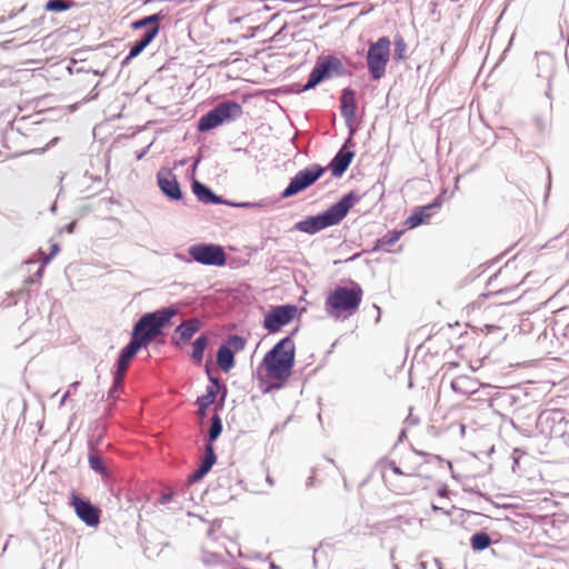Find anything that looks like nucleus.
<instances>
[{"instance_id": "23", "label": "nucleus", "mask_w": 569, "mask_h": 569, "mask_svg": "<svg viewBox=\"0 0 569 569\" xmlns=\"http://www.w3.org/2000/svg\"><path fill=\"white\" fill-rule=\"evenodd\" d=\"M211 381L213 382V385L209 386L207 388V392L197 399V403L199 407H201V409H207L216 400L219 385L217 379H211Z\"/></svg>"}, {"instance_id": "39", "label": "nucleus", "mask_w": 569, "mask_h": 569, "mask_svg": "<svg viewBox=\"0 0 569 569\" xmlns=\"http://www.w3.org/2000/svg\"><path fill=\"white\" fill-rule=\"evenodd\" d=\"M143 157V153L138 154V159H141Z\"/></svg>"}, {"instance_id": "30", "label": "nucleus", "mask_w": 569, "mask_h": 569, "mask_svg": "<svg viewBox=\"0 0 569 569\" xmlns=\"http://www.w3.org/2000/svg\"><path fill=\"white\" fill-rule=\"evenodd\" d=\"M71 6H72L71 2H67V1H63V0H49L46 3L44 8H46L47 11L60 12V11H64V10L70 9Z\"/></svg>"}, {"instance_id": "20", "label": "nucleus", "mask_w": 569, "mask_h": 569, "mask_svg": "<svg viewBox=\"0 0 569 569\" xmlns=\"http://www.w3.org/2000/svg\"><path fill=\"white\" fill-rule=\"evenodd\" d=\"M200 329V321L196 318L183 321L176 329V335L180 337L181 340L188 341L192 338V336Z\"/></svg>"}, {"instance_id": "5", "label": "nucleus", "mask_w": 569, "mask_h": 569, "mask_svg": "<svg viewBox=\"0 0 569 569\" xmlns=\"http://www.w3.org/2000/svg\"><path fill=\"white\" fill-rule=\"evenodd\" d=\"M361 287L353 283L350 288L337 287L326 298V310L330 316H351L356 313L362 301Z\"/></svg>"}, {"instance_id": "32", "label": "nucleus", "mask_w": 569, "mask_h": 569, "mask_svg": "<svg viewBox=\"0 0 569 569\" xmlns=\"http://www.w3.org/2000/svg\"><path fill=\"white\" fill-rule=\"evenodd\" d=\"M146 46L142 43L141 40H138L130 49V52H129V56H128V59H132L137 56H139L143 50H144Z\"/></svg>"}, {"instance_id": "31", "label": "nucleus", "mask_w": 569, "mask_h": 569, "mask_svg": "<svg viewBox=\"0 0 569 569\" xmlns=\"http://www.w3.org/2000/svg\"><path fill=\"white\" fill-rule=\"evenodd\" d=\"M395 53L397 56L398 59H402L403 58V53L407 49V44L405 42V40L402 39V37H398L396 40H395Z\"/></svg>"}, {"instance_id": "15", "label": "nucleus", "mask_w": 569, "mask_h": 569, "mask_svg": "<svg viewBox=\"0 0 569 569\" xmlns=\"http://www.w3.org/2000/svg\"><path fill=\"white\" fill-rule=\"evenodd\" d=\"M161 18L162 17L159 13H156V14H151V16L144 17L143 19H140V20L134 21L132 23V28L133 29H141V28H144L147 26L152 24V28L149 29L143 34V37L140 39L146 47L149 46L151 43V41L158 34L159 29H160L159 28V21L161 20Z\"/></svg>"}, {"instance_id": "33", "label": "nucleus", "mask_w": 569, "mask_h": 569, "mask_svg": "<svg viewBox=\"0 0 569 569\" xmlns=\"http://www.w3.org/2000/svg\"><path fill=\"white\" fill-rule=\"evenodd\" d=\"M468 381H471L468 377H465V376L458 377L451 383L452 389L456 391H460L462 389L461 388L462 385Z\"/></svg>"}, {"instance_id": "8", "label": "nucleus", "mask_w": 569, "mask_h": 569, "mask_svg": "<svg viewBox=\"0 0 569 569\" xmlns=\"http://www.w3.org/2000/svg\"><path fill=\"white\" fill-rule=\"evenodd\" d=\"M325 172V169L320 166H312L299 171L289 182L288 187L283 190L281 197H292L311 184H313Z\"/></svg>"}, {"instance_id": "12", "label": "nucleus", "mask_w": 569, "mask_h": 569, "mask_svg": "<svg viewBox=\"0 0 569 569\" xmlns=\"http://www.w3.org/2000/svg\"><path fill=\"white\" fill-rule=\"evenodd\" d=\"M140 349L141 348L136 342L130 340V342L121 350L117 362L113 390H118L122 387L123 378L128 370L129 363Z\"/></svg>"}, {"instance_id": "11", "label": "nucleus", "mask_w": 569, "mask_h": 569, "mask_svg": "<svg viewBox=\"0 0 569 569\" xmlns=\"http://www.w3.org/2000/svg\"><path fill=\"white\" fill-rule=\"evenodd\" d=\"M70 506L73 508L78 518L87 526L97 527L100 523L101 510L76 492H72L70 496Z\"/></svg>"}, {"instance_id": "2", "label": "nucleus", "mask_w": 569, "mask_h": 569, "mask_svg": "<svg viewBox=\"0 0 569 569\" xmlns=\"http://www.w3.org/2000/svg\"><path fill=\"white\" fill-rule=\"evenodd\" d=\"M295 358V343L290 337H286L264 355L259 371L264 372V377L272 387L280 388L291 376Z\"/></svg>"}, {"instance_id": "17", "label": "nucleus", "mask_w": 569, "mask_h": 569, "mask_svg": "<svg viewBox=\"0 0 569 569\" xmlns=\"http://www.w3.org/2000/svg\"><path fill=\"white\" fill-rule=\"evenodd\" d=\"M355 153L346 148L339 150L330 163L331 172L335 177H340L349 167Z\"/></svg>"}, {"instance_id": "36", "label": "nucleus", "mask_w": 569, "mask_h": 569, "mask_svg": "<svg viewBox=\"0 0 569 569\" xmlns=\"http://www.w3.org/2000/svg\"><path fill=\"white\" fill-rule=\"evenodd\" d=\"M69 396H70V391H67L63 397H62V402L66 401V399H69Z\"/></svg>"}, {"instance_id": "19", "label": "nucleus", "mask_w": 569, "mask_h": 569, "mask_svg": "<svg viewBox=\"0 0 569 569\" xmlns=\"http://www.w3.org/2000/svg\"><path fill=\"white\" fill-rule=\"evenodd\" d=\"M433 207H439V203L435 202L416 209L405 221L406 227L413 229L427 221L430 218V213L428 211Z\"/></svg>"}, {"instance_id": "26", "label": "nucleus", "mask_w": 569, "mask_h": 569, "mask_svg": "<svg viewBox=\"0 0 569 569\" xmlns=\"http://www.w3.org/2000/svg\"><path fill=\"white\" fill-rule=\"evenodd\" d=\"M470 545L475 551H481L491 545V538L486 532H482V531L476 532L470 538Z\"/></svg>"}, {"instance_id": "9", "label": "nucleus", "mask_w": 569, "mask_h": 569, "mask_svg": "<svg viewBox=\"0 0 569 569\" xmlns=\"http://www.w3.org/2000/svg\"><path fill=\"white\" fill-rule=\"evenodd\" d=\"M298 308L293 305H283L271 308L264 316L263 328L270 333L278 332L282 327L290 323L297 316Z\"/></svg>"}, {"instance_id": "27", "label": "nucleus", "mask_w": 569, "mask_h": 569, "mask_svg": "<svg viewBox=\"0 0 569 569\" xmlns=\"http://www.w3.org/2000/svg\"><path fill=\"white\" fill-rule=\"evenodd\" d=\"M246 339L240 337V336H230L228 339H227V342H226V347L230 349V351H232L233 353L236 352H239L241 350L244 349L246 347Z\"/></svg>"}, {"instance_id": "38", "label": "nucleus", "mask_w": 569, "mask_h": 569, "mask_svg": "<svg viewBox=\"0 0 569 569\" xmlns=\"http://www.w3.org/2000/svg\"><path fill=\"white\" fill-rule=\"evenodd\" d=\"M42 271H43V264L39 268L38 274L40 276L42 273Z\"/></svg>"}, {"instance_id": "14", "label": "nucleus", "mask_w": 569, "mask_h": 569, "mask_svg": "<svg viewBox=\"0 0 569 569\" xmlns=\"http://www.w3.org/2000/svg\"><path fill=\"white\" fill-rule=\"evenodd\" d=\"M333 64H339L336 59H326L323 61L317 62L313 67L307 83L303 86V90H309L315 88L323 78L329 74V70Z\"/></svg>"}, {"instance_id": "13", "label": "nucleus", "mask_w": 569, "mask_h": 569, "mask_svg": "<svg viewBox=\"0 0 569 569\" xmlns=\"http://www.w3.org/2000/svg\"><path fill=\"white\" fill-rule=\"evenodd\" d=\"M158 184L161 191L171 199L178 200L182 193L180 186L171 171H160L157 176Z\"/></svg>"}, {"instance_id": "3", "label": "nucleus", "mask_w": 569, "mask_h": 569, "mask_svg": "<svg viewBox=\"0 0 569 569\" xmlns=\"http://www.w3.org/2000/svg\"><path fill=\"white\" fill-rule=\"evenodd\" d=\"M177 313L176 307H169L143 315L133 327L131 340L140 348H147Z\"/></svg>"}, {"instance_id": "24", "label": "nucleus", "mask_w": 569, "mask_h": 569, "mask_svg": "<svg viewBox=\"0 0 569 569\" xmlns=\"http://www.w3.org/2000/svg\"><path fill=\"white\" fill-rule=\"evenodd\" d=\"M208 346V338L204 335L198 337L192 343V352L191 358L197 363L200 365L203 359V352Z\"/></svg>"}, {"instance_id": "28", "label": "nucleus", "mask_w": 569, "mask_h": 569, "mask_svg": "<svg viewBox=\"0 0 569 569\" xmlns=\"http://www.w3.org/2000/svg\"><path fill=\"white\" fill-rule=\"evenodd\" d=\"M89 465H90L91 469H93L96 472H98L100 475L107 473V469H106L102 458L94 452H91L89 455Z\"/></svg>"}, {"instance_id": "37", "label": "nucleus", "mask_w": 569, "mask_h": 569, "mask_svg": "<svg viewBox=\"0 0 569 569\" xmlns=\"http://www.w3.org/2000/svg\"><path fill=\"white\" fill-rule=\"evenodd\" d=\"M199 415L203 417L206 415V409H201V407H199Z\"/></svg>"}, {"instance_id": "18", "label": "nucleus", "mask_w": 569, "mask_h": 569, "mask_svg": "<svg viewBox=\"0 0 569 569\" xmlns=\"http://www.w3.org/2000/svg\"><path fill=\"white\" fill-rule=\"evenodd\" d=\"M216 462V453L213 450V446L208 443L206 446V455L201 461L200 467L190 476L191 481L200 480L213 466Z\"/></svg>"}, {"instance_id": "22", "label": "nucleus", "mask_w": 569, "mask_h": 569, "mask_svg": "<svg viewBox=\"0 0 569 569\" xmlns=\"http://www.w3.org/2000/svg\"><path fill=\"white\" fill-rule=\"evenodd\" d=\"M192 190L198 199L204 203H218L220 202L219 198L204 184L199 181H194L192 184Z\"/></svg>"}, {"instance_id": "35", "label": "nucleus", "mask_w": 569, "mask_h": 569, "mask_svg": "<svg viewBox=\"0 0 569 569\" xmlns=\"http://www.w3.org/2000/svg\"><path fill=\"white\" fill-rule=\"evenodd\" d=\"M171 498H172V495H171V493L163 495V496L161 497V499H160V502H161V503H167V502H169V501L171 500Z\"/></svg>"}, {"instance_id": "16", "label": "nucleus", "mask_w": 569, "mask_h": 569, "mask_svg": "<svg viewBox=\"0 0 569 569\" xmlns=\"http://www.w3.org/2000/svg\"><path fill=\"white\" fill-rule=\"evenodd\" d=\"M341 116L347 122H352L356 117V96L351 89H343L340 97Z\"/></svg>"}, {"instance_id": "1", "label": "nucleus", "mask_w": 569, "mask_h": 569, "mask_svg": "<svg viewBox=\"0 0 569 569\" xmlns=\"http://www.w3.org/2000/svg\"><path fill=\"white\" fill-rule=\"evenodd\" d=\"M381 473L386 485L397 495H409L416 489L415 479H430L427 457L407 449L397 458L381 463Z\"/></svg>"}, {"instance_id": "21", "label": "nucleus", "mask_w": 569, "mask_h": 569, "mask_svg": "<svg viewBox=\"0 0 569 569\" xmlns=\"http://www.w3.org/2000/svg\"><path fill=\"white\" fill-rule=\"evenodd\" d=\"M217 363L222 371L228 372L234 366V353L226 346H221L217 352Z\"/></svg>"}, {"instance_id": "25", "label": "nucleus", "mask_w": 569, "mask_h": 569, "mask_svg": "<svg viewBox=\"0 0 569 569\" xmlns=\"http://www.w3.org/2000/svg\"><path fill=\"white\" fill-rule=\"evenodd\" d=\"M403 234L402 230L399 231H390L380 238L376 243V249H381L388 251Z\"/></svg>"}, {"instance_id": "7", "label": "nucleus", "mask_w": 569, "mask_h": 569, "mask_svg": "<svg viewBox=\"0 0 569 569\" xmlns=\"http://www.w3.org/2000/svg\"><path fill=\"white\" fill-rule=\"evenodd\" d=\"M242 114V107L233 101L219 103L216 108L202 116L198 122L199 131H209Z\"/></svg>"}, {"instance_id": "4", "label": "nucleus", "mask_w": 569, "mask_h": 569, "mask_svg": "<svg viewBox=\"0 0 569 569\" xmlns=\"http://www.w3.org/2000/svg\"><path fill=\"white\" fill-rule=\"evenodd\" d=\"M353 203L351 193L346 194L340 201L331 206L327 211L321 214L309 217L296 224V229L313 234L325 228L339 223L348 213Z\"/></svg>"}, {"instance_id": "29", "label": "nucleus", "mask_w": 569, "mask_h": 569, "mask_svg": "<svg viewBox=\"0 0 569 569\" xmlns=\"http://www.w3.org/2000/svg\"><path fill=\"white\" fill-rule=\"evenodd\" d=\"M222 431L221 419L218 415H214L211 419V427L209 429V441H214Z\"/></svg>"}, {"instance_id": "6", "label": "nucleus", "mask_w": 569, "mask_h": 569, "mask_svg": "<svg viewBox=\"0 0 569 569\" xmlns=\"http://www.w3.org/2000/svg\"><path fill=\"white\" fill-rule=\"evenodd\" d=\"M391 42L388 37H381L369 46L367 52V66L373 80L381 79L390 60Z\"/></svg>"}, {"instance_id": "10", "label": "nucleus", "mask_w": 569, "mask_h": 569, "mask_svg": "<svg viewBox=\"0 0 569 569\" xmlns=\"http://www.w3.org/2000/svg\"><path fill=\"white\" fill-rule=\"evenodd\" d=\"M189 254L199 263L223 266L227 261L224 250L218 244H194L189 248Z\"/></svg>"}, {"instance_id": "34", "label": "nucleus", "mask_w": 569, "mask_h": 569, "mask_svg": "<svg viewBox=\"0 0 569 569\" xmlns=\"http://www.w3.org/2000/svg\"><path fill=\"white\" fill-rule=\"evenodd\" d=\"M58 251H59V246H58L57 243H53V244L51 246V252H50V254H49V256H47V257L44 258V260H43V264L48 263V262L51 260V258H52V257H53Z\"/></svg>"}]
</instances>
